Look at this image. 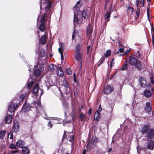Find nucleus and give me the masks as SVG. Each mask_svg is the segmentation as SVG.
<instances>
[{
	"instance_id": "1",
	"label": "nucleus",
	"mask_w": 154,
	"mask_h": 154,
	"mask_svg": "<svg viewBox=\"0 0 154 154\" xmlns=\"http://www.w3.org/2000/svg\"><path fill=\"white\" fill-rule=\"evenodd\" d=\"M89 12L87 10H84L82 14H78L76 15L75 13L74 12V25L75 26L76 24H80L82 22V17L87 19L89 17Z\"/></svg>"
},
{
	"instance_id": "2",
	"label": "nucleus",
	"mask_w": 154,
	"mask_h": 154,
	"mask_svg": "<svg viewBox=\"0 0 154 154\" xmlns=\"http://www.w3.org/2000/svg\"><path fill=\"white\" fill-rule=\"evenodd\" d=\"M52 4L53 3L52 2H50L48 3V5L46 6L45 7V10L46 13L42 16V17L41 20V24L38 27L39 30L42 32H43L45 30V18L47 16V13H49L50 12V9Z\"/></svg>"
},
{
	"instance_id": "3",
	"label": "nucleus",
	"mask_w": 154,
	"mask_h": 154,
	"mask_svg": "<svg viewBox=\"0 0 154 154\" xmlns=\"http://www.w3.org/2000/svg\"><path fill=\"white\" fill-rule=\"evenodd\" d=\"M59 90L62 94L63 93L66 94H69L70 93V88L69 87V84L66 79H64L63 80V83L60 85Z\"/></svg>"
},
{
	"instance_id": "4",
	"label": "nucleus",
	"mask_w": 154,
	"mask_h": 154,
	"mask_svg": "<svg viewBox=\"0 0 154 154\" xmlns=\"http://www.w3.org/2000/svg\"><path fill=\"white\" fill-rule=\"evenodd\" d=\"M44 65L43 63L41 64L40 65L34 66L33 74L36 77L38 76L41 74V72L44 69Z\"/></svg>"
},
{
	"instance_id": "5",
	"label": "nucleus",
	"mask_w": 154,
	"mask_h": 154,
	"mask_svg": "<svg viewBox=\"0 0 154 154\" xmlns=\"http://www.w3.org/2000/svg\"><path fill=\"white\" fill-rule=\"evenodd\" d=\"M32 92L36 96L39 95L40 98L41 95L43 94V91L41 89H39V86L38 84H37L33 88Z\"/></svg>"
},
{
	"instance_id": "6",
	"label": "nucleus",
	"mask_w": 154,
	"mask_h": 154,
	"mask_svg": "<svg viewBox=\"0 0 154 154\" xmlns=\"http://www.w3.org/2000/svg\"><path fill=\"white\" fill-rule=\"evenodd\" d=\"M15 100L11 102L8 106V110L11 112H13L17 107L18 105L17 102Z\"/></svg>"
},
{
	"instance_id": "7",
	"label": "nucleus",
	"mask_w": 154,
	"mask_h": 154,
	"mask_svg": "<svg viewBox=\"0 0 154 154\" xmlns=\"http://www.w3.org/2000/svg\"><path fill=\"white\" fill-rule=\"evenodd\" d=\"M145 112L149 113L152 112V102H146V105L144 108Z\"/></svg>"
},
{
	"instance_id": "8",
	"label": "nucleus",
	"mask_w": 154,
	"mask_h": 154,
	"mask_svg": "<svg viewBox=\"0 0 154 154\" xmlns=\"http://www.w3.org/2000/svg\"><path fill=\"white\" fill-rule=\"evenodd\" d=\"M154 142L152 140H149L146 143V146L144 148V149H148L151 150L153 149Z\"/></svg>"
},
{
	"instance_id": "9",
	"label": "nucleus",
	"mask_w": 154,
	"mask_h": 154,
	"mask_svg": "<svg viewBox=\"0 0 154 154\" xmlns=\"http://www.w3.org/2000/svg\"><path fill=\"white\" fill-rule=\"evenodd\" d=\"M97 141L98 138L97 137L94 136H92L91 141L89 142L87 145V147L88 148L90 147H92V146L95 145L96 142H97Z\"/></svg>"
},
{
	"instance_id": "10",
	"label": "nucleus",
	"mask_w": 154,
	"mask_h": 154,
	"mask_svg": "<svg viewBox=\"0 0 154 154\" xmlns=\"http://www.w3.org/2000/svg\"><path fill=\"white\" fill-rule=\"evenodd\" d=\"M46 58V57L45 56V51L44 50L41 51L38 54V62H39L40 61H42V62H44Z\"/></svg>"
},
{
	"instance_id": "11",
	"label": "nucleus",
	"mask_w": 154,
	"mask_h": 154,
	"mask_svg": "<svg viewBox=\"0 0 154 154\" xmlns=\"http://www.w3.org/2000/svg\"><path fill=\"white\" fill-rule=\"evenodd\" d=\"M150 126L148 124H146L144 125V126L142 127L141 130V132L143 134H144L146 133L150 129Z\"/></svg>"
},
{
	"instance_id": "12",
	"label": "nucleus",
	"mask_w": 154,
	"mask_h": 154,
	"mask_svg": "<svg viewBox=\"0 0 154 154\" xmlns=\"http://www.w3.org/2000/svg\"><path fill=\"white\" fill-rule=\"evenodd\" d=\"M92 26L90 24L88 25L87 28V34L89 38L92 36Z\"/></svg>"
},
{
	"instance_id": "13",
	"label": "nucleus",
	"mask_w": 154,
	"mask_h": 154,
	"mask_svg": "<svg viewBox=\"0 0 154 154\" xmlns=\"http://www.w3.org/2000/svg\"><path fill=\"white\" fill-rule=\"evenodd\" d=\"M146 136L149 139H152L154 136V130L152 129H150L146 133Z\"/></svg>"
},
{
	"instance_id": "14",
	"label": "nucleus",
	"mask_w": 154,
	"mask_h": 154,
	"mask_svg": "<svg viewBox=\"0 0 154 154\" xmlns=\"http://www.w3.org/2000/svg\"><path fill=\"white\" fill-rule=\"evenodd\" d=\"M137 60L136 57L131 56L129 57V62L130 64L132 66L135 65L137 63Z\"/></svg>"
},
{
	"instance_id": "15",
	"label": "nucleus",
	"mask_w": 154,
	"mask_h": 154,
	"mask_svg": "<svg viewBox=\"0 0 154 154\" xmlns=\"http://www.w3.org/2000/svg\"><path fill=\"white\" fill-rule=\"evenodd\" d=\"M75 58L76 60L79 61L81 63L82 60V56L80 54V52H75Z\"/></svg>"
},
{
	"instance_id": "16",
	"label": "nucleus",
	"mask_w": 154,
	"mask_h": 154,
	"mask_svg": "<svg viewBox=\"0 0 154 154\" xmlns=\"http://www.w3.org/2000/svg\"><path fill=\"white\" fill-rule=\"evenodd\" d=\"M139 83L140 85L143 87H145L146 85V81L145 78L143 77H141L139 80Z\"/></svg>"
},
{
	"instance_id": "17",
	"label": "nucleus",
	"mask_w": 154,
	"mask_h": 154,
	"mask_svg": "<svg viewBox=\"0 0 154 154\" xmlns=\"http://www.w3.org/2000/svg\"><path fill=\"white\" fill-rule=\"evenodd\" d=\"M41 105V102L39 100H38L37 101H34L32 104V107L35 108L36 109L40 107Z\"/></svg>"
},
{
	"instance_id": "18",
	"label": "nucleus",
	"mask_w": 154,
	"mask_h": 154,
	"mask_svg": "<svg viewBox=\"0 0 154 154\" xmlns=\"http://www.w3.org/2000/svg\"><path fill=\"white\" fill-rule=\"evenodd\" d=\"M112 91L113 89L112 87L109 86H106L104 90V93L107 94H109Z\"/></svg>"
},
{
	"instance_id": "19",
	"label": "nucleus",
	"mask_w": 154,
	"mask_h": 154,
	"mask_svg": "<svg viewBox=\"0 0 154 154\" xmlns=\"http://www.w3.org/2000/svg\"><path fill=\"white\" fill-rule=\"evenodd\" d=\"M19 125L17 122L14 123L13 127V131L14 132H17L19 130Z\"/></svg>"
},
{
	"instance_id": "20",
	"label": "nucleus",
	"mask_w": 154,
	"mask_h": 154,
	"mask_svg": "<svg viewBox=\"0 0 154 154\" xmlns=\"http://www.w3.org/2000/svg\"><path fill=\"white\" fill-rule=\"evenodd\" d=\"M34 84V82L33 81H31L30 82L28 83L27 85V88H25L23 89V90L21 91L22 93H23V91H29L28 90V89L31 88L32 86Z\"/></svg>"
},
{
	"instance_id": "21",
	"label": "nucleus",
	"mask_w": 154,
	"mask_h": 154,
	"mask_svg": "<svg viewBox=\"0 0 154 154\" xmlns=\"http://www.w3.org/2000/svg\"><path fill=\"white\" fill-rule=\"evenodd\" d=\"M29 91H28L26 92H25V94H22L21 95H20V96L19 101L18 102V103H20V102L22 101L23 100L25 96L29 95Z\"/></svg>"
},
{
	"instance_id": "22",
	"label": "nucleus",
	"mask_w": 154,
	"mask_h": 154,
	"mask_svg": "<svg viewBox=\"0 0 154 154\" xmlns=\"http://www.w3.org/2000/svg\"><path fill=\"white\" fill-rule=\"evenodd\" d=\"M12 118L11 115H8L7 114L5 118V121L8 124L11 123L12 121Z\"/></svg>"
},
{
	"instance_id": "23",
	"label": "nucleus",
	"mask_w": 154,
	"mask_h": 154,
	"mask_svg": "<svg viewBox=\"0 0 154 154\" xmlns=\"http://www.w3.org/2000/svg\"><path fill=\"white\" fill-rule=\"evenodd\" d=\"M66 137L68 140L72 142L74 140V136L71 133H68Z\"/></svg>"
},
{
	"instance_id": "24",
	"label": "nucleus",
	"mask_w": 154,
	"mask_h": 154,
	"mask_svg": "<svg viewBox=\"0 0 154 154\" xmlns=\"http://www.w3.org/2000/svg\"><path fill=\"white\" fill-rule=\"evenodd\" d=\"M30 109V108L29 105L26 103H25L23 106L22 111L24 112H27Z\"/></svg>"
},
{
	"instance_id": "25",
	"label": "nucleus",
	"mask_w": 154,
	"mask_h": 154,
	"mask_svg": "<svg viewBox=\"0 0 154 154\" xmlns=\"http://www.w3.org/2000/svg\"><path fill=\"white\" fill-rule=\"evenodd\" d=\"M64 47L63 46L62 44H61V46L58 49V51L59 53L60 54V56L62 60L63 58V52L64 50Z\"/></svg>"
},
{
	"instance_id": "26",
	"label": "nucleus",
	"mask_w": 154,
	"mask_h": 154,
	"mask_svg": "<svg viewBox=\"0 0 154 154\" xmlns=\"http://www.w3.org/2000/svg\"><path fill=\"white\" fill-rule=\"evenodd\" d=\"M16 146L19 147H24L23 146L24 145V143L21 140H19L16 143Z\"/></svg>"
},
{
	"instance_id": "27",
	"label": "nucleus",
	"mask_w": 154,
	"mask_h": 154,
	"mask_svg": "<svg viewBox=\"0 0 154 154\" xmlns=\"http://www.w3.org/2000/svg\"><path fill=\"white\" fill-rule=\"evenodd\" d=\"M46 38L45 35H44L41 37L39 39V41L42 44H44L46 42Z\"/></svg>"
},
{
	"instance_id": "28",
	"label": "nucleus",
	"mask_w": 154,
	"mask_h": 154,
	"mask_svg": "<svg viewBox=\"0 0 154 154\" xmlns=\"http://www.w3.org/2000/svg\"><path fill=\"white\" fill-rule=\"evenodd\" d=\"M100 114L98 111H97L95 112L94 116V119L96 121H98L100 118Z\"/></svg>"
},
{
	"instance_id": "29",
	"label": "nucleus",
	"mask_w": 154,
	"mask_h": 154,
	"mask_svg": "<svg viewBox=\"0 0 154 154\" xmlns=\"http://www.w3.org/2000/svg\"><path fill=\"white\" fill-rule=\"evenodd\" d=\"M22 151L23 154H29V150L26 146L23 147L22 148Z\"/></svg>"
},
{
	"instance_id": "30",
	"label": "nucleus",
	"mask_w": 154,
	"mask_h": 154,
	"mask_svg": "<svg viewBox=\"0 0 154 154\" xmlns=\"http://www.w3.org/2000/svg\"><path fill=\"white\" fill-rule=\"evenodd\" d=\"M144 95L146 97H149L151 95V92L149 90H146L144 92Z\"/></svg>"
},
{
	"instance_id": "31",
	"label": "nucleus",
	"mask_w": 154,
	"mask_h": 154,
	"mask_svg": "<svg viewBox=\"0 0 154 154\" xmlns=\"http://www.w3.org/2000/svg\"><path fill=\"white\" fill-rule=\"evenodd\" d=\"M57 74L60 76H63L64 75L63 71H62L61 68L60 67H58L57 68Z\"/></svg>"
},
{
	"instance_id": "32",
	"label": "nucleus",
	"mask_w": 154,
	"mask_h": 154,
	"mask_svg": "<svg viewBox=\"0 0 154 154\" xmlns=\"http://www.w3.org/2000/svg\"><path fill=\"white\" fill-rule=\"evenodd\" d=\"M110 14L111 13L110 11L106 12L105 15V19L106 20V22L109 21V19L110 17Z\"/></svg>"
},
{
	"instance_id": "33",
	"label": "nucleus",
	"mask_w": 154,
	"mask_h": 154,
	"mask_svg": "<svg viewBox=\"0 0 154 154\" xmlns=\"http://www.w3.org/2000/svg\"><path fill=\"white\" fill-rule=\"evenodd\" d=\"M81 6L80 4L79 3V1H78L77 2V4L75 6L74 8V9L76 11H79L80 8Z\"/></svg>"
},
{
	"instance_id": "34",
	"label": "nucleus",
	"mask_w": 154,
	"mask_h": 154,
	"mask_svg": "<svg viewBox=\"0 0 154 154\" xmlns=\"http://www.w3.org/2000/svg\"><path fill=\"white\" fill-rule=\"evenodd\" d=\"M134 11V9L132 7H128V8L127 12L128 14H131Z\"/></svg>"
},
{
	"instance_id": "35",
	"label": "nucleus",
	"mask_w": 154,
	"mask_h": 154,
	"mask_svg": "<svg viewBox=\"0 0 154 154\" xmlns=\"http://www.w3.org/2000/svg\"><path fill=\"white\" fill-rule=\"evenodd\" d=\"M6 132L5 131H1L0 132V138L3 139L4 137Z\"/></svg>"
},
{
	"instance_id": "36",
	"label": "nucleus",
	"mask_w": 154,
	"mask_h": 154,
	"mask_svg": "<svg viewBox=\"0 0 154 154\" xmlns=\"http://www.w3.org/2000/svg\"><path fill=\"white\" fill-rule=\"evenodd\" d=\"M136 66L138 69H140L142 66V65L140 62H139L137 61L136 64H135Z\"/></svg>"
},
{
	"instance_id": "37",
	"label": "nucleus",
	"mask_w": 154,
	"mask_h": 154,
	"mask_svg": "<svg viewBox=\"0 0 154 154\" xmlns=\"http://www.w3.org/2000/svg\"><path fill=\"white\" fill-rule=\"evenodd\" d=\"M128 66V64L127 63L122 66V67L121 69V70L122 71L126 70Z\"/></svg>"
},
{
	"instance_id": "38",
	"label": "nucleus",
	"mask_w": 154,
	"mask_h": 154,
	"mask_svg": "<svg viewBox=\"0 0 154 154\" xmlns=\"http://www.w3.org/2000/svg\"><path fill=\"white\" fill-rule=\"evenodd\" d=\"M81 45L79 44L77 45L75 52H80Z\"/></svg>"
},
{
	"instance_id": "39",
	"label": "nucleus",
	"mask_w": 154,
	"mask_h": 154,
	"mask_svg": "<svg viewBox=\"0 0 154 154\" xmlns=\"http://www.w3.org/2000/svg\"><path fill=\"white\" fill-rule=\"evenodd\" d=\"M111 51L110 50H108L106 51L105 56L106 57H108L111 54Z\"/></svg>"
},
{
	"instance_id": "40",
	"label": "nucleus",
	"mask_w": 154,
	"mask_h": 154,
	"mask_svg": "<svg viewBox=\"0 0 154 154\" xmlns=\"http://www.w3.org/2000/svg\"><path fill=\"white\" fill-rule=\"evenodd\" d=\"M16 146V145L13 143H11L9 146V147L11 149H17Z\"/></svg>"
},
{
	"instance_id": "41",
	"label": "nucleus",
	"mask_w": 154,
	"mask_h": 154,
	"mask_svg": "<svg viewBox=\"0 0 154 154\" xmlns=\"http://www.w3.org/2000/svg\"><path fill=\"white\" fill-rule=\"evenodd\" d=\"M66 72L69 75H71L72 72L70 68L67 69L66 70Z\"/></svg>"
},
{
	"instance_id": "42",
	"label": "nucleus",
	"mask_w": 154,
	"mask_h": 154,
	"mask_svg": "<svg viewBox=\"0 0 154 154\" xmlns=\"http://www.w3.org/2000/svg\"><path fill=\"white\" fill-rule=\"evenodd\" d=\"M8 137L10 139H12L13 137V134L12 132H10L9 133L8 135Z\"/></svg>"
},
{
	"instance_id": "43",
	"label": "nucleus",
	"mask_w": 154,
	"mask_h": 154,
	"mask_svg": "<svg viewBox=\"0 0 154 154\" xmlns=\"http://www.w3.org/2000/svg\"><path fill=\"white\" fill-rule=\"evenodd\" d=\"M18 152V150L17 149L15 150H12L9 154H16V153H17Z\"/></svg>"
},
{
	"instance_id": "44",
	"label": "nucleus",
	"mask_w": 154,
	"mask_h": 154,
	"mask_svg": "<svg viewBox=\"0 0 154 154\" xmlns=\"http://www.w3.org/2000/svg\"><path fill=\"white\" fill-rule=\"evenodd\" d=\"M136 16H137V17L140 14V10L139 9L137 8V11H136Z\"/></svg>"
},
{
	"instance_id": "45",
	"label": "nucleus",
	"mask_w": 154,
	"mask_h": 154,
	"mask_svg": "<svg viewBox=\"0 0 154 154\" xmlns=\"http://www.w3.org/2000/svg\"><path fill=\"white\" fill-rule=\"evenodd\" d=\"M105 60V58L104 57H103L102 58H101L100 60V64H101L103 63V62H104Z\"/></svg>"
},
{
	"instance_id": "46",
	"label": "nucleus",
	"mask_w": 154,
	"mask_h": 154,
	"mask_svg": "<svg viewBox=\"0 0 154 154\" xmlns=\"http://www.w3.org/2000/svg\"><path fill=\"white\" fill-rule=\"evenodd\" d=\"M75 33H76V32H75V30H74V31L73 32L72 35V40L75 37Z\"/></svg>"
},
{
	"instance_id": "47",
	"label": "nucleus",
	"mask_w": 154,
	"mask_h": 154,
	"mask_svg": "<svg viewBox=\"0 0 154 154\" xmlns=\"http://www.w3.org/2000/svg\"><path fill=\"white\" fill-rule=\"evenodd\" d=\"M48 125L49 127H50L51 128L53 126V125L51 123L50 121L48 122Z\"/></svg>"
},
{
	"instance_id": "48",
	"label": "nucleus",
	"mask_w": 154,
	"mask_h": 154,
	"mask_svg": "<svg viewBox=\"0 0 154 154\" xmlns=\"http://www.w3.org/2000/svg\"><path fill=\"white\" fill-rule=\"evenodd\" d=\"M150 79L151 83L152 84H154V80H153V77H151Z\"/></svg>"
},
{
	"instance_id": "49",
	"label": "nucleus",
	"mask_w": 154,
	"mask_h": 154,
	"mask_svg": "<svg viewBox=\"0 0 154 154\" xmlns=\"http://www.w3.org/2000/svg\"><path fill=\"white\" fill-rule=\"evenodd\" d=\"M119 50L120 52H122L124 51V48L122 47L121 48H120L119 49Z\"/></svg>"
},
{
	"instance_id": "50",
	"label": "nucleus",
	"mask_w": 154,
	"mask_h": 154,
	"mask_svg": "<svg viewBox=\"0 0 154 154\" xmlns=\"http://www.w3.org/2000/svg\"><path fill=\"white\" fill-rule=\"evenodd\" d=\"M114 59H112V61H111V64L110 65V67H112V64H113L114 63Z\"/></svg>"
},
{
	"instance_id": "51",
	"label": "nucleus",
	"mask_w": 154,
	"mask_h": 154,
	"mask_svg": "<svg viewBox=\"0 0 154 154\" xmlns=\"http://www.w3.org/2000/svg\"><path fill=\"white\" fill-rule=\"evenodd\" d=\"M102 108L101 107V106L100 105L98 107V110L99 111H101L102 110Z\"/></svg>"
},
{
	"instance_id": "52",
	"label": "nucleus",
	"mask_w": 154,
	"mask_h": 154,
	"mask_svg": "<svg viewBox=\"0 0 154 154\" xmlns=\"http://www.w3.org/2000/svg\"><path fill=\"white\" fill-rule=\"evenodd\" d=\"M139 4V1L138 0H136V5L137 6V7H138Z\"/></svg>"
},
{
	"instance_id": "53",
	"label": "nucleus",
	"mask_w": 154,
	"mask_h": 154,
	"mask_svg": "<svg viewBox=\"0 0 154 154\" xmlns=\"http://www.w3.org/2000/svg\"><path fill=\"white\" fill-rule=\"evenodd\" d=\"M66 131H64V134L63 137L62 141H63L64 140V138L65 137V136L66 135Z\"/></svg>"
},
{
	"instance_id": "54",
	"label": "nucleus",
	"mask_w": 154,
	"mask_h": 154,
	"mask_svg": "<svg viewBox=\"0 0 154 154\" xmlns=\"http://www.w3.org/2000/svg\"><path fill=\"white\" fill-rule=\"evenodd\" d=\"M90 48H91V47H90V46L89 45V46H88V47H87V51H88V52H89V51L90 50Z\"/></svg>"
},
{
	"instance_id": "55",
	"label": "nucleus",
	"mask_w": 154,
	"mask_h": 154,
	"mask_svg": "<svg viewBox=\"0 0 154 154\" xmlns=\"http://www.w3.org/2000/svg\"><path fill=\"white\" fill-rule=\"evenodd\" d=\"M147 15L148 17L149 16V10L148 8H147Z\"/></svg>"
},
{
	"instance_id": "56",
	"label": "nucleus",
	"mask_w": 154,
	"mask_h": 154,
	"mask_svg": "<svg viewBox=\"0 0 154 154\" xmlns=\"http://www.w3.org/2000/svg\"><path fill=\"white\" fill-rule=\"evenodd\" d=\"M91 110H92L91 108H90V109H89V111H88V114H89V115H91Z\"/></svg>"
},
{
	"instance_id": "57",
	"label": "nucleus",
	"mask_w": 154,
	"mask_h": 154,
	"mask_svg": "<svg viewBox=\"0 0 154 154\" xmlns=\"http://www.w3.org/2000/svg\"><path fill=\"white\" fill-rule=\"evenodd\" d=\"M51 66V67H52V68L51 69V70H52L53 68H54V66H53V64H51L49 66V68H50Z\"/></svg>"
},
{
	"instance_id": "58",
	"label": "nucleus",
	"mask_w": 154,
	"mask_h": 154,
	"mask_svg": "<svg viewBox=\"0 0 154 154\" xmlns=\"http://www.w3.org/2000/svg\"><path fill=\"white\" fill-rule=\"evenodd\" d=\"M118 44L120 47H123V45L120 43V42H118Z\"/></svg>"
},
{
	"instance_id": "59",
	"label": "nucleus",
	"mask_w": 154,
	"mask_h": 154,
	"mask_svg": "<svg viewBox=\"0 0 154 154\" xmlns=\"http://www.w3.org/2000/svg\"><path fill=\"white\" fill-rule=\"evenodd\" d=\"M86 152V150L85 149H84L83 150L82 154H85Z\"/></svg>"
},
{
	"instance_id": "60",
	"label": "nucleus",
	"mask_w": 154,
	"mask_h": 154,
	"mask_svg": "<svg viewBox=\"0 0 154 154\" xmlns=\"http://www.w3.org/2000/svg\"><path fill=\"white\" fill-rule=\"evenodd\" d=\"M151 30H152V32L154 33V29H153V26H152V27H151Z\"/></svg>"
},
{
	"instance_id": "61",
	"label": "nucleus",
	"mask_w": 154,
	"mask_h": 154,
	"mask_svg": "<svg viewBox=\"0 0 154 154\" xmlns=\"http://www.w3.org/2000/svg\"><path fill=\"white\" fill-rule=\"evenodd\" d=\"M37 32V33H38V37L39 38V36H40V35H39L40 32L39 31H38Z\"/></svg>"
},
{
	"instance_id": "62",
	"label": "nucleus",
	"mask_w": 154,
	"mask_h": 154,
	"mask_svg": "<svg viewBox=\"0 0 154 154\" xmlns=\"http://www.w3.org/2000/svg\"><path fill=\"white\" fill-rule=\"evenodd\" d=\"M73 78H76V75L75 73H73Z\"/></svg>"
},
{
	"instance_id": "63",
	"label": "nucleus",
	"mask_w": 154,
	"mask_h": 154,
	"mask_svg": "<svg viewBox=\"0 0 154 154\" xmlns=\"http://www.w3.org/2000/svg\"><path fill=\"white\" fill-rule=\"evenodd\" d=\"M74 81L76 83V78H74Z\"/></svg>"
},
{
	"instance_id": "64",
	"label": "nucleus",
	"mask_w": 154,
	"mask_h": 154,
	"mask_svg": "<svg viewBox=\"0 0 154 154\" xmlns=\"http://www.w3.org/2000/svg\"><path fill=\"white\" fill-rule=\"evenodd\" d=\"M83 115L82 114H81L80 115V117L81 118H82V117H83Z\"/></svg>"
}]
</instances>
